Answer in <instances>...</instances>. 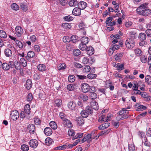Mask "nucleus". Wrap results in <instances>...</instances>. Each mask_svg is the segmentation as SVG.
<instances>
[{
	"label": "nucleus",
	"instance_id": "nucleus-1",
	"mask_svg": "<svg viewBox=\"0 0 151 151\" xmlns=\"http://www.w3.org/2000/svg\"><path fill=\"white\" fill-rule=\"evenodd\" d=\"M119 115L118 116L117 118L119 119H123L128 118L127 115L129 114V111L126 110V108H123L122 110L119 112Z\"/></svg>",
	"mask_w": 151,
	"mask_h": 151
},
{
	"label": "nucleus",
	"instance_id": "nucleus-2",
	"mask_svg": "<svg viewBox=\"0 0 151 151\" xmlns=\"http://www.w3.org/2000/svg\"><path fill=\"white\" fill-rule=\"evenodd\" d=\"M10 115L13 121H16L19 118V114L18 111L14 110L11 111Z\"/></svg>",
	"mask_w": 151,
	"mask_h": 151
},
{
	"label": "nucleus",
	"instance_id": "nucleus-3",
	"mask_svg": "<svg viewBox=\"0 0 151 151\" xmlns=\"http://www.w3.org/2000/svg\"><path fill=\"white\" fill-rule=\"evenodd\" d=\"M125 45L128 48H132L135 46V43L134 40L128 38L125 42Z\"/></svg>",
	"mask_w": 151,
	"mask_h": 151
},
{
	"label": "nucleus",
	"instance_id": "nucleus-4",
	"mask_svg": "<svg viewBox=\"0 0 151 151\" xmlns=\"http://www.w3.org/2000/svg\"><path fill=\"white\" fill-rule=\"evenodd\" d=\"M137 12L139 14L144 16H147L149 15L151 13V10L148 9H141L140 11Z\"/></svg>",
	"mask_w": 151,
	"mask_h": 151
},
{
	"label": "nucleus",
	"instance_id": "nucleus-5",
	"mask_svg": "<svg viewBox=\"0 0 151 151\" xmlns=\"http://www.w3.org/2000/svg\"><path fill=\"white\" fill-rule=\"evenodd\" d=\"M15 30L16 31L15 34L18 37H21L23 33L22 28L19 26H17L16 27Z\"/></svg>",
	"mask_w": 151,
	"mask_h": 151
},
{
	"label": "nucleus",
	"instance_id": "nucleus-6",
	"mask_svg": "<svg viewBox=\"0 0 151 151\" xmlns=\"http://www.w3.org/2000/svg\"><path fill=\"white\" fill-rule=\"evenodd\" d=\"M93 138H93L91 137V134H85L84 135V138L81 140V142H82L81 143H83L86 141H87L88 143L90 142Z\"/></svg>",
	"mask_w": 151,
	"mask_h": 151
},
{
	"label": "nucleus",
	"instance_id": "nucleus-7",
	"mask_svg": "<svg viewBox=\"0 0 151 151\" xmlns=\"http://www.w3.org/2000/svg\"><path fill=\"white\" fill-rule=\"evenodd\" d=\"M81 89L83 92L86 93L90 91V87L88 84L84 83L82 84Z\"/></svg>",
	"mask_w": 151,
	"mask_h": 151
},
{
	"label": "nucleus",
	"instance_id": "nucleus-8",
	"mask_svg": "<svg viewBox=\"0 0 151 151\" xmlns=\"http://www.w3.org/2000/svg\"><path fill=\"white\" fill-rule=\"evenodd\" d=\"M29 144L31 147L35 148L37 147L38 145V142L37 140L32 139L30 141Z\"/></svg>",
	"mask_w": 151,
	"mask_h": 151
},
{
	"label": "nucleus",
	"instance_id": "nucleus-9",
	"mask_svg": "<svg viewBox=\"0 0 151 151\" xmlns=\"http://www.w3.org/2000/svg\"><path fill=\"white\" fill-rule=\"evenodd\" d=\"M27 130L30 134H34L35 131V125L32 124H29L27 126Z\"/></svg>",
	"mask_w": 151,
	"mask_h": 151
},
{
	"label": "nucleus",
	"instance_id": "nucleus-10",
	"mask_svg": "<svg viewBox=\"0 0 151 151\" xmlns=\"http://www.w3.org/2000/svg\"><path fill=\"white\" fill-rule=\"evenodd\" d=\"M75 120L77 122V124L79 126L83 125L85 123L84 119L81 116L76 118Z\"/></svg>",
	"mask_w": 151,
	"mask_h": 151
},
{
	"label": "nucleus",
	"instance_id": "nucleus-11",
	"mask_svg": "<svg viewBox=\"0 0 151 151\" xmlns=\"http://www.w3.org/2000/svg\"><path fill=\"white\" fill-rule=\"evenodd\" d=\"M72 14L75 16H79L81 14V9L77 7L75 8L73 10Z\"/></svg>",
	"mask_w": 151,
	"mask_h": 151
},
{
	"label": "nucleus",
	"instance_id": "nucleus-12",
	"mask_svg": "<svg viewBox=\"0 0 151 151\" xmlns=\"http://www.w3.org/2000/svg\"><path fill=\"white\" fill-rule=\"evenodd\" d=\"M44 133L46 135L50 136L52 134V131L50 128L46 127L44 129Z\"/></svg>",
	"mask_w": 151,
	"mask_h": 151
},
{
	"label": "nucleus",
	"instance_id": "nucleus-13",
	"mask_svg": "<svg viewBox=\"0 0 151 151\" xmlns=\"http://www.w3.org/2000/svg\"><path fill=\"white\" fill-rule=\"evenodd\" d=\"M86 50L87 53L89 55H91L94 53V50L91 46L87 47Z\"/></svg>",
	"mask_w": 151,
	"mask_h": 151
},
{
	"label": "nucleus",
	"instance_id": "nucleus-14",
	"mask_svg": "<svg viewBox=\"0 0 151 151\" xmlns=\"http://www.w3.org/2000/svg\"><path fill=\"white\" fill-rule=\"evenodd\" d=\"M122 45L123 43L122 42H119V43L118 44H112V45L110 46V47H112V50L114 51L119 49L120 45L122 47Z\"/></svg>",
	"mask_w": 151,
	"mask_h": 151
},
{
	"label": "nucleus",
	"instance_id": "nucleus-15",
	"mask_svg": "<svg viewBox=\"0 0 151 151\" xmlns=\"http://www.w3.org/2000/svg\"><path fill=\"white\" fill-rule=\"evenodd\" d=\"M78 7L81 9H84L87 6V3L84 1H81L78 4Z\"/></svg>",
	"mask_w": 151,
	"mask_h": 151
},
{
	"label": "nucleus",
	"instance_id": "nucleus-16",
	"mask_svg": "<svg viewBox=\"0 0 151 151\" xmlns=\"http://www.w3.org/2000/svg\"><path fill=\"white\" fill-rule=\"evenodd\" d=\"M135 106L136 108H137L136 111H138L145 110L146 109L145 106L142 105H139V104L135 105Z\"/></svg>",
	"mask_w": 151,
	"mask_h": 151
},
{
	"label": "nucleus",
	"instance_id": "nucleus-17",
	"mask_svg": "<svg viewBox=\"0 0 151 151\" xmlns=\"http://www.w3.org/2000/svg\"><path fill=\"white\" fill-rule=\"evenodd\" d=\"M63 123L66 127L68 128L71 127H72V123L68 119H65L63 121Z\"/></svg>",
	"mask_w": 151,
	"mask_h": 151
},
{
	"label": "nucleus",
	"instance_id": "nucleus-18",
	"mask_svg": "<svg viewBox=\"0 0 151 151\" xmlns=\"http://www.w3.org/2000/svg\"><path fill=\"white\" fill-rule=\"evenodd\" d=\"M123 54L124 53L122 52L118 53L114 56V58L116 60L119 61L121 59Z\"/></svg>",
	"mask_w": 151,
	"mask_h": 151
},
{
	"label": "nucleus",
	"instance_id": "nucleus-19",
	"mask_svg": "<svg viewBox=\"0 0 151 151\" xmlns=\"http://www.w3.org/2000/svg\"><path fill=\"white\" fill-rule=\"evenodd\" d=\"M78 99L80 100H82L85 101L88 99V97L85 94H80L78 97Z\"/></svg>",
	"mask_w": 151,
	"mask_h": 151
},
{
	"label": "nucleus",
	"instance_id": "nucleus-20",
	"mask_svg": "<svg viewBox=\"0 0 151 151\" xmlns=\"http://www.w3.org/2000/svg\"><path fill=\"white\" fill-rule=\"evenodd\" d=\"M110 124L109 123L107 122L100 125L99 127V129H104L109 127Z\"/></svg>",
	"mask_w": 151,
	"mask_h": 151
},
{
	"label": "nucleus",
	"instance_id": "nucleus-21",
	"mask_svg": "<svg viewBox=\"0 0 151 151\" xmlns=\"http://www.w3.org/2000/svg\"><path fill=\"white\" fill-rule=\"evenodd\" d=\"M37 69L40 71H44L46 69V66L43 64H40L37 66Z\"/></svg>",
	"mask_w": 151,
	"mask_h": 151
},
{
	"label": "nucleus",
	"instance_id": "nucleus-22",
	"mask_svg": "<svg viewBox=\"0 0 151 151\" xmlns=\"http://www.w3.org/2000/svg\"><path fill=\"white\" fill-rule=\"evenodd\" d=\"M21 9L23 12H26L28 10V6L25 3H21L20 4Z\"/></svg>",
	"mask_w": 151,
	"mask_h": 151
},
{
	"label": "nucleus",
	"instance_id": "nucleus-23",
	"mask_svg": "<svg viewBox=\"0 0 151 151\" xmlns=\"http://www.w3.org/2000/svg\"><path fill=\"white\" fill-rule=\"evenodd\" d=\"M62 26L63 29L66 30H68L71 27L70 24L67 23L62 24Z\"/></svg>",
	"mask_w": 151,
	"mask_h": 151
},
{
	"label": "nucleus",
	"instance_id": "nucleus-24",
	"mask_svg": "<svg viewBox=\"0 0 151 151\" xmlns=\"http://www.w3.org/2000/svg\"><path fill=\"white\" fill-rule=\"evenodd\" d=\"M147 36L144 33H141L139 34L138 38L141 41H144L146 38Z\"/></svg>",
	"mask_w": 151,
	"mask_h": 151
},
{
	"label": "nucleus",
	"instance_id": "nucleus-25",
	"mask_svg": "<svg viewBox=\"0 0 151 151\" xmlns=\"http://www.w3.org/2000/svg\"><path fill=\"white\" fill-rule=\"evenodd\" d=\"M5 55L7 57H10L12 55V51L9 48L5 49L4 51Z\"/></svg>",
	"mask_w": 151,
	"mask_h": 151
},
{
	"label": "nucleus",
	"instance_id": "nucleus-26",
	"mask_svg": "<svg viewBox=\"0 0 151 151\" xmlns=\"http://www.w3.org/2000/svg\"><path fill=\"white\" fill-rule=\"evenodd\" d=\"M89 96L91 99L94 100L97 98V96L95 92L91 91L89 92Z\"/></svg>",
	"mask_w": 151,
	"mask_h": 151
},
{
	"label": "nucleus",
	"instance_id": "nucleus-27",
	"mask_svg": "<svg viewBox=\"0 0 151 151\" xmlns=\"http://www.w3.org/2000/svg\"><path fill=\"white\" fill-rule=\"evenodd\" d=\"M147 7V4L146 3L142 4L137 9V11H140L141 9H146Z\"/></svg>",
	"mask_w": 151,
	"mask_h": 151
},
{
	"label": "nucleus",
	"instance_id": "nucleus-28",
	"mask_svg": "<svg viewBox=\"0 0 151 151\" xmlns=\"http://www.w3.org/2000/svg\"><path fill=\"white\" fill-rule=\"evenodd\" d=\"M136 32L135 31H131L129 32V35L130 39L134 40L136 38Z\"/></svg>",
	"mask_w": 151,
	"mask_h": 151
},
{
	"label": "nucleus",
	"instance_id": "nucleus-29",
	"mask_svg": "<svg viewBox=\"0 0 151 151\" xmlns=\"http://www.w3.org/2000/svg\"><path fill=\"white\" fill-rule=\"evenodd\" d=\"M89 41V39L86 37H83L81 38V42L82 43L84 44H87Z\"/></svg>",
	"mask_w": 151,
	"mask_h": 151
},
{
	"label": "nucleus",
	"instance_id": "nucleus-30",
	"mask_svg": "<svg viewBox=\"0 0 151 151\" xmlns=\"http://www.w3.org/2000/svg\"><path fill=\"white\" fill-rule=\"evenodd\" d=\"M76 86L73 84H69L67 86V88L70 91H73L76 89Z\"/></svg>",
	"mask_w": 151,
	"mask_h": 151
},
{
	"label": "nucleus",
	"instance_id": "nucleus-31",
	"mask_svg": "<svg viewBox=\"0 0 151 151\" xmlns=\"http://www.w3.org/2000/svg\"><path fill=\"white\" fill-rule=\"evenodd\" d=\"M32 86V83L31 80L28 79L26 81V87L27 89H30Z\"/></svg>",
	"mask_w": 151,
	"mask_h": 151
},
{
	"label": "nucleus",
	"instance_id": "nucleus-32",
	"mask_svg": "<svg viewBox=\"0 0 151 151\" xmlns=\"http://www.w3.org/2000/svg\"><path fill=\"white\" fill-rule=\"evenodd\" d=\"M30 110L29 105V104H26L24 107V111L25 113L28 114H29L30 112Z\"/></svg>",
	"mask_w": 151,
	"mask_h": 151
},
{
	"label": "nucleus",
	"instance_id": "nucleus-33",
	"mask_svg": "<svg viewBox=\"0 0 151 151\" xmlns=\"http://www.w3.org/2000/svg\"><path fill=\"white\" fill-rule=\"evenodd\" d=\"M145 82L149 85H151V77L150 76L147 75L145 78Z\"/></svg>",
	"mask_w": 151,
	"mask_h": 151
},
{
	"label": "nucleus",
	"instance_id": "nucleus-34",
	"mask_svg": "<svg viewBox=\"0 0 151 151\" xmlns=\"http://www.w3.org/2000/svg\"><path fill=\"white\" fill-rule=\"evenodd\" d=\"M50 127L54 129H56L57 128V126L56 123L53 121H51L49 123Z\"/></svg>",
	"mask_w": 151,
	"mask_h": 151
},
{
	"label": "nucleus",
	"instance_id": "nucleus-35",
	"mask_svg": "<svg viewBox=\"0 0 151 151\" xmlns=\"http://www.w3.org/2000/svg\"><path fill=\"white\" fill-rule=\"evenodd\" d=\"M66 67V65L65 63H61L59 64L58 66V68L59 70H63Z\"/></svg>",
	"mask_w": 151,
	"mask_h": 151
},
{
	"label": "nucleus",
	"instance_id": "nucleus-36",
	"mask_svg": "<svg viewBox=\"0 0 151 151\" xmlns=\"http://www.w3.org/2000/svg\"><path fill=\"white\" fill-rule=\"evenodd\" d=\"M134 52L135 55L137 56H140L142 54L141 50L138 48L135 49L134 50Z\"/></svg>",
	"mask_w": 151,
	"mask_h": 151
},
{
	"label": "nucleus",
	"instance_id": "nucleus-37",
	"mask_svg": "<svg viewBox=\"0 0 151 151\" xmlns=\"http://www.w3.org/2000/svg\"><path fill=\"white\" fill-rule=\"evenodd\" d=\"M53 142V140L50 138L48 137L46 138L45 140V143L47 145H49Z\"/></svg>",
	"mask_w": 151,
	"mask_h": 151
},
{
	"label": "nucleus",
	"instance_id": "nucleus-38",
	"mask_svg": "<svg viewBox=\"0 0 151 151\" xmlns=\"http://www.w3.org/2000/svg\"><path fill=\"white\" fill-rule=\"evenodd\" d=\"M78 4V1L76 0H71L69 3V4L70 6H76Z\"/></svg>",
	"mask_w": 151,
	"mask_h": 151
},
{
	"label": "nucleus",
	"instance_id": "nucleus-39",
	"mask_svg": "<svg viewBox=\"0 0 151 151\" xmlns=\"http://www.w3.org/2000/svg\"><path fill=\"white\" fill-rule=\"evenodd\" d=\"M78 37L76 35L72 36L70 38V41H71L73 43H75L77 42Z\"/></svg>",
	"mask_w": 151,
	"mask_h": 151
},
{
	"label": "nucleus",
	"instance_id": "nucleus-40",
	"mask_svg": "<svg viewBox=\"0 0 151 151\" xmlns=\"http://www.w3.org/2000/svg\"><path fill=\"white\" fill-rule=\"evenodd\" d=\"M140 95L144 98L146 99L147 100L150 99V97L148 96L147 93L141 92Z\"/></svg>",
	"mask_w": 151,
	"mask_h": 151
},
{
	"label": "nucleus",
	"instance_id": "nucleus-41",
	"mask_svg": "<svg viewBox=\"0 0 151 151\" xmlns=\"http://www.w3.org/2000/svg\"><path fill=\"white\" fill-rule=\"evenodd\" d=\"M86 111L87 112L88 114H92L93 112V109L90 106H87L85 109Z\"/></svg>",
	"mask_w": 151,
	"mask_h": 151
},
{
	"label": "nucleus",
	"instance_id": "nucleus-42",
	"mask_svg": "<svg viewBox=\"0 0 151 151\" xmlns=\"http://www.w3.org/2000/svg\"><path fill=\"white\" fill-rule=\"evenodd\" d=\"M86 45V44L81 43L79 45V48L82 50L83 51L86 50L87 47Z\"/></svg>",
	"mask_w": 151,
	"mask_h": 151
},
{
	"label": "nucleus",
	"instance_id": "nucleus-43",
	"mask_svg": "<svg viewBox=\"0 0 151 151\" xmlns=\"http://www.w3.org/2000/svg\"><path fill=\"white\" fill-rule=\"evenodd\" d=\"M113 19V17H108L105 23L106 24V26H109L111 23V21Z\"/></svg>",
	"mask_w": 151,
	"mask_h": 151
},
{
	"label": "nucleus",
	"instance_id": "nucleus-44",
	"mask_svg": "<svg viewBox=\"0 0 151 151\" xmlns=\"http://www.w3.org/2000/svg\"><path fill=\"white\" fill-rule=\"evenodd\" d=\"M14 66L16 70H19L20 69V64L17 60H16L14 62Z\"/></svg>",
	"mask_w": 151,
	"mask_h": 151
},
{
	"label": "nucleus",
	"instance_id": "nucleus-45",
	"mask_svg": "<svg viewBox=\"0 0 151 151\" xmlns=\"http://www.w3.org/2000/svg\"><path fill=\"white\" fill-rule=\"evenodd\" d=\"M67 145L65 144L59 146L55 148L56 150H63L67 148Z\"/></svg>",
	"mask_w": 151,
	"mask_h": 151
},
{
	"label": "nucleus",
	"instance_id": "nucleus-46",
	"mask_svg": "<svg viewBox=\"0 0 151 151\" xmlns=\"http://www.w3.org/2000/svg\"><path fill=\"white\" fill-rule=\"evenodd\" d=\"M68 107L70 109H73L75 108L76 106L75 104H73V101H70L68 104Z\"/></svg>",
	"mask_w": 151,
	"mask_h": 151
},
{
	"label": "nucleus",
	"instance_id": "nucleus-47",
	"mask_svg": "<svg viewBox=\"0 0 151 151\" xmlns=\"http://www.w3.org/2000/svg\"><path fill=\"white\" fill-rule=\"evenodd\" d=\"M88 113L85 110H83L81 112V116L83 117L86 118L89 115Z\"/></svg>",
	"mask_w": 151,
	"mask_h": 151
},
{
	"label": "nucleus",
	"instance_id": "nucleus-48",
	"mask_svg": "<svg viewBox=\"0 0 151 151\" xmlns=\"http://www.w3.org/2000/svg\"><path fill=\"white\" fill-rule=\"evenodd\" d=\"M43 76L42 74H40L39 73H35L34 75V78L37 80H39L41 79Z\"/></svg>",
	"mask_w": 151,
	"mask_h": 151
},
{
	"label": "nucleus",
	"instance_id": "nucleus-49",
	"mask_svg": "<svg viewBox=\"0 0 151 151\" xmlns=\"http://www.w3.org/2000/svg\"><path fill=\"white\" fill-rule=\"evenodd\" d=\"M2 68L3 70H8L10 68L8 63H4L2 64Z\"/></svg>",
	"mask_w": 151,
	"mask_h": 151
},
{
	"label": "nucleus",
	"instance_id": "nucleus-50",
	"mask_svg": "<svg viewBox=\"0 0 151 151\" xmlns=\"http://www.w3.org/2000/svg\"><path fill=\"white\" fill-rule=\"evenodd\" d=\"M20 62L23 67H26L27 65L26 60L23 58H20Z\"/></svg>",
	"mask_w": 151,
	"mask_h": 151
},
{
	"label": "nucleus",
	"instance_id": "nucleus-51",
	"mask_svg": "<svg viewBox=\"0 0 151 151\" xmlns=\"http://www.w3.org/2000/svg\"><path fill=\"white\" fill-rule=\"evenodd\" d=\"M7 37V35L5 31L3 30H0V37L3 38H5Z\"/></svg>",
	"mask_w": 151,
	"mask_h": 151
},
{
	"label": "nucleus",
	"instance_id": "nucleus-52",
	"mask_svg": "<svg viewBox=\"0 0 151 151\" xmlns=\"http://www.w3.org/2000/svg\"><path fill=\"white\" fill-rule=\"evenodd\" d=\"M11 8L14 10L17 11L19 9L18 6L15 3H14L11 5Z\"/></svg>",
	"mask_w": 151,
	"mask_h": 151
},
{
	"label": "nucleus",
	"instance_id": "nucleus-53",
	"mask_svg": "<svg viewBox=\"0 0 151 151\" xmlns=\"http://www.w3.org/2000/svg\"><path fill=\"white\" fill-rule=\"evenodd\" d=\"M35 56V53L33 51H30L27 53V56L28 58H32ZM27 57V56H26Z\"/></svg>",
	"mask_w": 151,
	"mask_h": 151
},
{
	"label": "nucleus",
	"instance_id": "nucleus-54",
	"mask_svg": "<svg viewBox=\"0 0 151 151\" xmlns=\"http://www.w3.org/2000/svg\"><path fill=\"white\" fill-rule=\"evenodd\" d=\"M55 104L57 106H61L62 104V101L60 99H57L55 101Z\"/></svg>",
	"mask_w": 151,
	"mask_h": 151
},
{
	"label": "nucleus",
	"instance_id": "nucleus-55",
	"mask_svg": "<svg viewBox=\"0 0 151 151\" xmlns=\"http://www.w3.org/2000/svg\"><path fill=\"white\" fill-rule=\"evenodd\" d=\"M97 76L96 74H94L92 73L88 74L87 76V78L90 79H94Z\"/></svg>",
	"mask_w": 151,
	"mask_h": 151
},
{
	"label": "nucleus",
	"instance_id": "nucleus-56",
	"mask_svg": "<svg viewBox=\"0 0 151 151\" xmlns=\"http://www.w3.org/2000/svg\"><path fill=\"white\" fill-rule=\"evenodd\" d=\"M68 79L69 82H73L75 80V77L74 75H70L68 76Z\"/></svg>",
	"mask_w": 151,
	"mask_h": 151
},
{
	"label": "nucleus",
	"instance_id": "nucleus-57",
	"mask_svg": "<svg viewBox=\"0 0 151 151\" xmlns=\"http://www.w3.org/2000/svg\"><path fill=\"white\" fill-rule=\"evenodd\" d=\"M21 148L23 151H27L29 150V147L26 145L24 144L21 145Z\"/></svg>",
	"mask_w": 151,
	"mask_h": 151
},
{
	"label": "nucleus",
	"instance_id": "nucleus-58",
	"mask_svg": "<svg viewBox=\"0 0 151 151\" xmlns=\"http://www.w3.org/2000/svg\"><path fill=\"white\" fill-rule=\"evenodd\" d=\"M129 151H135V148L134 144L129 145Z\"/></svg>",
	"mask_w": 151,
	"mask_h": 151
},
{
	"label": "nucleus",
	"instance_id": "nucleus-59",
	"mask_svg": "<svg viewBox=\"0 0 151 151\" xmlns=\"http://www.w3.org/2000/svg\"><path fill=\"white\" fill-rule=\"evenodd\" d=\"M144 144L145 146L149 147L151 146V144L147 138H145V141L144 142Z\"/></svg>",
	"mask_w": 151,
	"mask_h": 151
},
{
	"label": "nucleus",
	"instance_id": "nucleus-60",
	"mask_svg": "<svg viewBox=\"0 0 151 151\" xmlns=\"http://www.w3.org/2000/svg\"><path fill=\"white\" fill-rule=\"evenodd\" d=\"M63 41L65 43H68L70 41V39L68 36H65L63 38Z\"/></svg>",
	"mask_w": 151,
	"mask_h": 151
},
{
	"label": "nucleus",
	"instance_id": "nucleus-61",
	"mask_svg": "<svg viewBox=\"0 0 151 151\" xmlns=\"http://www.w3.org/2000/svg\"><path fill=\"white\" fill-rule=\"evenodd\" d=\"M15 42L17 46L20 48H22L23 47V45L21 42L20 41L17 40L15 41Z\"/></svg>",
	"mask_w": 151,
	"mask_h": 151
},
{
	"label": "nucleus",
	"instance_id": "nucleus-62",
	"mask_svg": "<svg viewBox=\"0 0 151 151\" xmlns=\"http://www.w3.org/2000/svg\"><path fill=\"white\" fill-rule=\"evenodd\" d=\"M91 70V68L89 65H86L83 69V71L85 72H88Z\"/></svg>",
	"mask_w": 151,
	"mask_h": 151
},
{
	"label": "nucleus",
	"instance_id": "nucleus-63",
	"mask_svg": "<svg viewBox=\"0 0 151 151\" xmlns=\"http://www.w3.org/2000/svg\"><path fill=\"white\" fill-rule=\"evenodd\" d=\"M73 18L70 15L65 17L64 18V20L70 22L73 19Z\"/></svg>",
	"mask_w": 151,
	"mask_h": 151
},
{
	"label": "nucleus",
	"instance_id": "nucleus-64",
	"mask_svg": "<svg viewBox=\"0 0 151 151\" xmlns=\"http://www.w3.org/2000/svg\"><path fill=\"white\" fill-rule=\"evenodd\" d=\"M73 53L75 56H77L81 54V52L79 50L76 49L73 51Z\"/></svg>",
	"mask_w": 151,
	"mask_h": 151
}]
</instances>
